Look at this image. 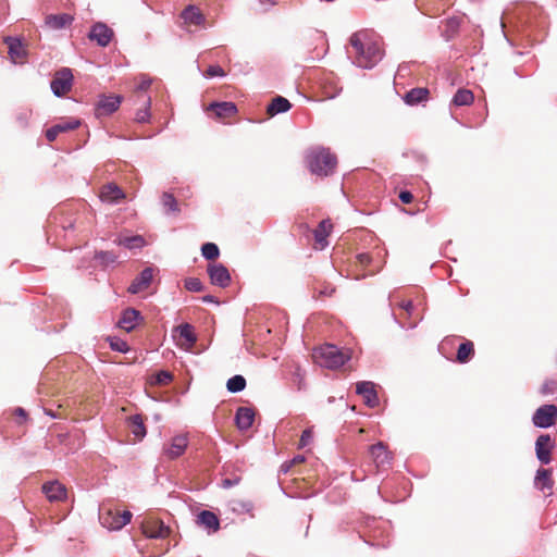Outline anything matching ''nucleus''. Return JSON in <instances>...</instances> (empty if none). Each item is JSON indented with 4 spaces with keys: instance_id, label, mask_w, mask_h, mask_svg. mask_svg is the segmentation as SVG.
I'll return each instance as SVG.
<instances>
[{
    "instance_id": "nucleus-42",
    "label": "nucleus",
    "mask_w": 557,
    "mask_h": 557,
    "mask_svg": "<svg viewBox=\"0 0 557 557\" xmlns=\"http://www.w3.org/2000/svg\"><path fill=\"white\" fill-rule=\"evenodd\" d=\"M145 104H146V107L144 109L137 110V112L135 114L136 122L141 123V124L147 123L150 119L151 99L149 96L145 97Z\"/></svg>"
},
{
    "instance_id": "nucleus-52",
    "label": "nucleus",
    "mask_w": 557,
    "mask_h": 557,
    "mask_svg": "<svg viewBox=\"0 0 557 557\" xmlns=\"http://www.w3.org/2000/svg\"><path fill=\"white\" fill-rule=\"evenodd\" d=\"M239 482H240V478L239 476L225 478V479L222 480L221 485L224 488H231V487L236 486Z\"/></svg>"
},
{
    "instance_id": "nucleus-48",
    "label": "nucleus",
    "mask_w": 557,
    "mask_h": 557,
    "mask_svg": "<svg viewBox=\"0 0 557 557\" xmlns=\"http://www.w3.org/2000/svg\"><path fill=\"white\" fill-rule=\"evenodd\" d=\"M557 389V381L556 380H546L541 386V393L543 395L553 394Z\"/></svg>"
},
{
    "instance_id": "nucleus-37",
    "label": "nucleus",
    "mask_w": 557,
    "mask_h": 557,
    "mask_svg": "<svg viewBox=\"0 0 557 557\" xmlns=\"http://www.w3.org/2000/svg\"><path fill=\"white\" fill-rule=\"evenodd\" d=\"M245 387L246 379L240 374L233 375L226 382L227 391L233 394L243 392Z\"/></svg>"
},
{
    "instance_id": "nucleus-60",
    "label": "nucleus",
    "mask_w": 557,
    "mask_h": 557,
    "mask_svg": "<svg viewBox=\"0 0 557 557\" xmlns=\"http://www.w3.org/2000/svg\"><path fill=\"white\" fill-rule=\"evenodd\" d=\"M305 458L302 456H297L293 459V462L304 461Z\"/></svg>"
},
{
    "instance_id": "nucleus-44",
    "label": "nucleus",
    "mask_w": 557,
    "mask_h": 557,
    "mask_svg": "<svg viewBox=\"0 0 557 557\" xmlns=\"http://www.w3.org/2000/svg\"><path fill=\"white\" fill-rule=\"evenodd\" d=\"M109 344H110V348L117 352L125 354L129 350L128 344L124 339L116 337V336L110 337Z\"/></svg>"
},
{
    "instance_id": "nucleus-15",
    "label": "nucleus",
    "mask_w": 557,
    "mask_h": 557,
    "mask_svg": "<svg viewBox=\"0 0 557 557\" xmlns=\"http://www.w3.org/2000/svg\"><path fill=\"white\" fill-rule=\"evenodd\" d=\"M187 445H188V440H187L186 435H183V434L175 435L172 438L171 444L169 446L163 447V454L165 456H168L170 459H176L185 453Z\"/></svg>"
},
{
    "instance_id": "nucleus-9",
    "label": "nucleus",
    "mask_w": 557,
    "mask_h": 557,
    "mask_svg": "<svg viewBox=\"0 0 557 557\" xmlns=\"http://www.w3.org/2000/svg\"><path fill=\"white\" fill-rule=\"evenodd\" d=\"M554 447L549 434H541L535 442L536 458L542 465H548L552 461V449Z\"/></svg>"
},
{
    "instance_id": "nucleus-22",
    "label": "nucleus",
    "mask_w": 557,
    "mask_h": 557,
    "mask_svg": "<svg viewBox=\"0 0 557 557\" xmlns=\"http://www.w3.org/2000/svg\"><path fill=\"white\" fill-rule=\"evenodd\" d=\"M181 17L185 23L200 26L205 23L206 17L200 11V9L194 4L187 5L181 13Z\"/></svg>"
},
{
    "instance_id": "nucleus-53",
    "label": "nucleus",
    "mask_w": 557,
    "mask_h": 557,
    "mask_svg": "<svg viewBox=\"0 0 557 557\" xmlns=\"http://www.w3.org/2000/svg\"><path fill=\"white\" fill-rule=\"evenodd\" d=\"M398 198L403 203L409 205L413 200V195L409 190H400Z\"/></svg>"
},
{
    "instance_id": "nucleus-7",
    "label": "nucleus",
    "mask_w": 557,
    "mask_h": 557,
    "mask_svg": "<svg viewBox=\"0 0 557 557\" xmlns=\"http://www.w3.org/2000/svg\"><path fill=\"white\" fill-rule=\"evenodd\" d=\"M356 394L362 396L363 403L369 408H375L380 404L375 384L371 381H360L356 384Z\"/></svg>"
},
{
    "instance_id": "nucleus-41",
    "label": "nucleus",
    "mask_w": 557,
    "mask_h": 557,
    "mask_svg": "<svg viewBox=\"0 0 557 557\" xmlns=\"http://www.w3.org/2000/svg\"><path fill=\"white\" fill-rule=\"evenodd\" d=\"M173 374L168 370H160L152 376V383L156 385H168L173 381Z\"/></svg>"
},
{
    "instance_id": "nucleus-43",
    "label": "nucleus",
    "mask_w": 557,
    "mask_h": 557,
    "mask_svg": "<svg viewBox=\"0 0 557 557\" xmlns=\"http://www.w3.org/2000/svg\"><path fill=\"white\" fill-rule=\"evenodd\" d=\"M184 287L191 293H200L205 289V285L198 277H187L184 281Z\"/></svg>"
},
{
    "instance_id": "nucleus-62",
    "label": "nucleus",
    "mask_w": 557,
    "mask_h": 557,
    "mask_svg": "<svg viewBox=\"0 0 557 557\" xmlns=\"http://www.w3.org/2000/svg\"><path fill=\"white\" fill-rule=\"evenodd\" d=\"M406 69H407V65L403 64V65H399L398 67V72H406Z\"/></svg>"
},
{
    "instance_id": "nucleus-24",
    "label": "nucleus",
    "mask_w": 557,
    "mask_h": 557,
    "mask_svg": "<svg viewBox=\"0 0 557 557\" xmlns=\"http://www.w3.org/2000/svg\"><path fill=\"white\" fill-rule=\"evenodd\" d=\"M114 243L128 250H139L146 245V240L141 235L119 236L114 239Z\"/></svg>"
},
{
    "instance_id": "nucleus-50",
    "label": "nucleus",
    "mask_w": 557,
    "mask_h": 557,
    "mask_svg": "<svg viewBox=\"0 0 557 557\" xmlns=\"http://www.w3.org/2000/svg\"><path fill=\"white\" fill-rule=\"evenodd\" d=\"M132 517H133V515L128 510H125L122 513L119 512V521H117V524H115V528H120V530H121L124 525L129 523Z\"/></svg>"
},
{
    "instance_id": "nucleus-64",
    "label": "nucleus",
    "mask_w": 557,
    "mask_h": 557,
    "mask_svg": "<svg viewBox=\"0 0 557 557\" xmlns=\"http://www.w3.org/2000/svg\"><path fill=\"white\" fill-rule=\"evenodd\" d=\"M288 469H289V466H285V465H283V466H282V470H283L284 472L288 471Z\"/></svg>"
},
{
    "instance_id": "nucleus-4",
    "label": "nucleus",
    "mask_w": 557,
    "mask_h": 557,
    "mask_svg": "<svg viewBox=\"0 0 557 557\" xmlns=\"http://www.w3.org/2000/svg\"><path fill=\"white\" fill-rule=\"evenodd\" d=\"M557 419V407L546 404L536 409L532 417V422L536 428L547 429L555 424Z\"/></svg>"
},
{
    "instance_id": "nucleus-27",
    "label": "nucleus",
    "mask_w": 557,
    "mask_h": 557,
    "mask_svg": "<svg viewBox=\"0 0 557 557\" xmlns=\"http://www.w3.org/2000/svg\"><path fill=\"white\" fill-rule=\"evenodd\" d=\"M534 485L537 490L545 492L546 490H552L553 480H552V471L549 469L540 468L536 471V475L534 479Z\"/></svg>"
},
{
    "instance_id": "nucleus-39",
    "label": "nucleus",
    "mask_w": 557,
    "mask_h": 557,
    "mask_svg": "<svg viewBox=\"0 0 557 557\" xmlns=\"http://www.w3.org/2000/svg\"><path fill=\"white\" fill-rule=\"evenodd\" d=\"M231 509L233 512L237 515L251 513L253 509V504L250 500L237 499L231 503Z\"/></svg>"
},
{
    "instance_id": "nucleus-34",
    "label": "nucleus",
    "mask_w": 557,
    "mask_h": 557,
    "mask_svg": "<svg viewBox=\"0 0 557 557\" xmlns=\"http://www.w3.org/2000/svg\"><path fill=\"white\" fill-rule=\"evenodd\" d=\"M474 96L471 90L459 88L453 97L451 102L456 107L469 106L473 102Z\"/></svg>"
},
{
    "instance_id": "nucleus-14",
    "label": "nucleus",
    "mask_w": 557,
    "mask_h": 557,
    "mask_svg": "<svg viewBox=\"0 0 557 557\" xmlns=\"http://www.w3.org/2000/svg\"><path fill=\"white\" fill-rule=\"evenodd\" d=\"M41 491L50 502H61L67 496L66 487L59 481L44 483Z\"/></svg>"
},
{
    "instance_id": "nucleus-16",
    "label": "nucleus",
    "mask_w": 557,
    "mask_h": 557,
    "mask_svg": "<svg viewBox=\"0 0 557 557\" xmlns=\"http://www.w3.org/2000/svg\"><path fill=\"white\" fill-rule=\"evenodd\" d=\"M125 198V193L115 183H108L100 190V199L103 202L116 205Z\"/></svg>"
},
{
    "instance_id": "nucleus-57",
    "label": "nucleus",
    "mask_w": 557,
    "mask_h": 557,
    "mask_svg": "<svg viewBox=\"0 0 557 557\" xmlns=\"http://www.w3.org/2000/svg\"><path fill=\"white\" fill-rule=\"evenodd\" d=\"M261 5L271 8L277 3V0H258Z\"/></svg>"
},
{
    "instance_id": "nucleus-8",
    "label": "nucleus",
    "mask_w": 557,
    "mask_h": 557,
    "mask_svg": "<svg viewBox=\"0 0 557 557\" xmlns=\"http://www.w3.org/2000/svg\"><path fill=\"white\" fill-rule=\"evenodd\" d=\"M114 36L113 30L104 23H95L88 33V38L100 47H107Z\"/></svg>"
},
{
    "instance_id": "nucleus-6",
    "label": "nucleus",
    "mask_w": 557,
    "mask_h": 557,
    "mask_svg": "<svg viewBox=\"0 0 557 557\" xmlns=\"http://www.w3.org/2000/svg\"><path fill=\"white\" fill-rule=\"evenodd\" d=\"M212 285L226 288L232 281L228 269L223 263H210L207 268Z\"/></svg>"
},
{
    "instance_id": "nucleus-47",
    "label": "nucleus",
    "mask_w": 557,
    "mask_h": 557,
    "mask_svg": "<svg viewBox=\"0 0 557 557\" xmlns=\"http://www.w3.org/2000/svg\"><path fill=\"white\" fill-rule=\"evenodd\" d=\"M152 84V78L149 77L148 75H145V74H141L139 77H138V83H137V86H136V90L138 92H144L146 91Z\"/></svg>"
},
{
    "instance_id": "nucleus-18",
    "label": "nucleus",
    "mask_w": 557,
    "mask_h": 557,
    "mask_svg": "<svg viewBox=\"0 0 557 557\" xmlns=\"http://www.w3.org/2000/svg\"><path fill=\"white\" fill-rule=\"evenodd\" d=\"M255 421V411L249 407H239L235 413V423L238 430L247 431Z\"/></svg>"
},
{
    "instance_id": "nucleus-54",
    "label": "nucleus",
    "mask_w": 557,
    "mask_h": 557,
    "mask_svg": "<svg viewBox=\"0 0 557 557\" xmlns=\"http://www.w3.org/2000/svg\"><path fill=\"white\" fill-rule=\"evenodd\" d=\"M357 259H358V261H359L362 265H368V264H370V263H371V260H372L371 256H370L369 253H367V252L359 253V255L357 256Z\"/></svg>"
},
{
    "instance_id": "nucleus-40",
    "label": "nucleus",
    "mask_w": 557,
    "mask_h": 557,
    "mask_svg": "<svg viewBox=\"0 0 557 557\" xmlns=\"http://www.w3.org/2000/svg\"><path fill=\"white\" fill-rule=\"evenodd\" d=\"M329 227H331V225H327L326 220H322L319 223L318 227L313 232L314 239L317 243L326 244V237L329 236Z\"/></svg>"
},
{
    "instance_id": "nucleus-55",
    "label": "nucleus",
    "mask_w": 557,
    "mask_h": 557,
    "mask_svg": "<svg viewBox=\"0 0 557 557\" xmlns=\"http://www.w3.org/2000/svg\"><path fill=\"white\" fill-rule=\"evenodd\" d=\"M201 301L206 302V304H216V305H219L218 298L212 296V295L202 296L201 297Z\"/></svg>"
},
{
    "instance_id": "nucleus-2",
    "label": "nucleus",
    "mask_w": 557,
    "mask_h": 557,
    "mask_svg": "<svg viewBox=\"0 0 557 557\" xmlns=\"http://www.w3.org/2000/svg\"><path fill=\"white\" fill-rule=\"evenodd\" d=\"M306 162L312 174L329 176L336 169L337 158L329 148L315 147L308 151Z\"/></svg>"
},
{
    "instance_id": "nucleus-46",
    "label": "nucleus",
    "mask_w": 557,
    "mask_h": 557,
    "mask_svg": "<svg viewBox=\"0 0 557 557\" xmlns=\"http://www.w3.org/2000/svg\"><path fill=\"white\" fill-rule=\"evenodd\" d=\"M30 114L32 113L28 110H22V111L16 113L15 121L18 124L20 127L26 128L28 126Z\"/></svg>"
},
{
    "instance_id": "nucleus-63",
    "label": "nucleus",
    "mask_w": 557,
    "mask_h": 557,
    "mask_svg": "<svg viewBox=\"0 0 557 557\" xmlns=\"http://www.w3.org/2000/svg\"><path fill=\"white\" fill-rule=\"evenodd\" d=\"M47 414H49L51 418H57V416L52 411H46Z\"/></svg>"
},
{
    "instance_id": "nucleus-56",
    "label": "nucleus",
    "mask_w": 557,
    "mask_h": 557,
    "mask_svg": "<svg viewBox=\"0 0 557 557\" xmlns=\"http://www.w3.org/2000/svg\"><path fill=\"white\" fill-rule=\"evenodd\" d=\"M401 308L406 310L408 313H410L411 310L413 309V304L411 300L405 301L403 302Z\"/></svg>"
},
{
    "instance_id": "nucleus-36",
    "label": "nucleus",
    "mask_w": 557,
    "mask_h": 557,
    "mask_svg": "<svg viewBox=\"0 0 557 557\" xmlns=\"http://www.w3.org/2000/svg\"><path fill=\"white\" fill-rule=\"evenodd\" d=\"M129 426H131L132 433L134 434V436L137 440H143L146 436L147 431H146V426L144 424L141 416L134 414L131 418Z\"/></svg>"
},
{
    "instance_id": "nucleus-26",
    "label": "nucleus",
    "mask_w": 557,
    "mask_h": 557,
    "mask_svg": "<svg viewBox=\"0 0 557 557\" xmlns=\"http://www.w3.org/2000/svg\"><path fill=\"white\" fill-rule=\"evenodd\" d=\"M370 454L377 466H385L391 463L392 457L386 450L385 445L379 442L370 447Z\"/></svg>"
},
{
    "instance_id": "nucleus-19",
    "label": "nucleus",
    "mask_w": 557,
    "mask_h": 557,
    "mask_svg": "<svg viewBox=\"0 0 557 557\" xmlns=\"http://www.w3.org/2000/svg\"><path fill=\"white\" fill-rule=\"evenodd\" d=\"M122 102L121 96H101L97 102V110L100 114L114 113Z\"/></svg>"
},
{
    "instance_id": "nucleus-17",
    "label": "nucleus",
    "mask_w": 557,
    "mask_h": 557,
    "mask_svg": "<svg viewBox=\"0 0 557 557\" xmlns=\"http://www.w3.org/2000/svg\"><path fill=\"white\" fill-rule=\"evenodd\" d=\"M197 523L203 527L208 534L215 533L220 530V519L210 510H201L197 516Z\"/></svg>"
},
{
    "instance_id": "nucleus-10",
    "label": "nucleus",
    "mask_w": 557,
    "mask_h": 557,
    "mask_svg": "<svg viewBox=\"0 0 557 557\" xmlns=\"http://www.w3.org/2000/svg\"><path fill=\"white\" fill-rule=\"evenodd\" d=\"M371 540H364L366 543H369L371 546H374V547H387V545L389 544V541H380V537L384 536V533H386V537H388V533H387V522L386 521H377L375 520L374 518L371 520Z\"/></svg>"
},
{
    "instance_id": "nucleus-13",
    "label": "nucleus",
    "mask_w": 557,
    "mask_h": 557,
    "mask_svg": "<svg viewBox=\"0 0 557 557\" xmlns=\"http://www.w3.org/2000/svg\"><path fill=\"white\" fill-rule=\"evenodd\" d=\"M79 125L81 120L75 117L62 120L46 131V138L48 141H54L59 134L76 129L77 127H79Z\"/></svg>"
},
{
    "instance_id": "nucleus-32",
    "label": "nucleus",
    "mask_w": 557,
    "mask_h": 557,
    "mask_svg": "<svg viewBox=\"0 0 557 557\" xmlns=\"http://www.w3.org/2000/svg\"><path fill=\"white\" fill-rule=\"evenodd\" d=\"M161 205L165 214L180 213V206L173 194L164 191L161 196Z\"/></svg>"
},
{
    "instance_id": "nucleus-38",
    "label": "nucleus",
    "mask_w": 557,
    "mask_h": 557,
    "mask_svg": "<svg viewBox=\"0 0 557 557\" xmlns=\"http://www.w3.org/2000/svg\"><path fill=\"white\" fill-rule=\"evenodd\" d=\"M201 255L206 260L212 261L219 258L220 249L216 244L208 242L202 244Z\"/></svg>"
},
{
    "instance_id": "nucleus-35",
    "label": "nucleus",
    "mask_w": 557,
    "mask_h": 557,
    "mask_svg": "<svg viewBox=\"0 0 557 557\" xmlns=\"http://www.w3.org/2000/svg\"><path fill=\"white\" fill-rule=\"evenodd\" d=\"M174 331L177 332L180 336L184 338L190 346L196 344L197 336L191 324L182 323L178 326H176Z\"/></svg>"
},
{
    "instance_id": "nucleus-29",
    "label": "nucleus",
    "mask_w": 557,
    "mask_h": 557,
    "mask_svg": "<svg viewBox=\"0 0 557 557\" xmlns=\"http://www.w3.org/2000/svg\"><path fill=\"white\" fill-rule=\"evenodd\" d=\"M290 108H292V103L289 102L288 99H286L282 96H276L272 99V101L268 106L267 110H268V113L273 116L276 114L285 113Z\"/></svg>"
},
{
    "instance_id": "nucleus-31",
    "label": "nucleus",
    "mask_w": 557,
    "mask_h": 557,
    "mask_svg": "<svg viewBox=\"0 0 557 557\" xmlns=\"http://www.w3.org/2000/svg\"><path fill=\"white\" fill-rule=\"evenodd\" d=\"M474 355V346L471 341L462 342L457 350L456 360L459 363L468 362Z\"/></svg>"
},
{
    "instance_id": "nucleus-33",
    "label": "nucleus",
    "mask_w": 557,
    "mask_h": 557,
    "mask_svg": "<svg viewBox=\"0 0 557 557\" xmlns=\"http://www.w3.org/2000/svg\"><path fill=\"white\" fill-rule=\"evenodd\" d=\"M94 259L98 262V264L102 268H108L117 262V255L113 251L99 250L95 252Z\"/></svg>"
},
{
    "instance_id": "nucleus-21",
    "label": "nucleus",
    "mask_w": 557,
    "mask_h": 557,
    "mask_svg": "<svg viewBox=\"0 0 557 557\" xmlns=\"http://www.w3.org/2000/svg\"><path fill=\"white\" fill-rule=\"evenodd\" d=\"M207 110L213 111L218 117H227L237 113V107L232 101H213Z\"/></svg>"
},
{
    "instance_id": "nucleus-3",
    "label": "nucleus",
    "mask_w": 557,
    "mask_h": 557,
    "mask_svg": "<svg viewBox=\"0 0 557 557\" xmlns=\"http://www.w3.org/2000/svg\"><path fill=\"white\" fill-rule=\"evenodd\" d=\"M314 357L327 369H338L349 360V356L333 344H325L315 349Z\"/></svg>"
},
{
    "instance_id": "nucleus-28",
    "label": "nucleus",
    "mask_w": 557,
    "mask_h": 557,
    "mask_svg": "<svg viewBox=\"0 0 557 557\" xmlns=\"http://www.w3.org/2000/svg\"><path fill=\"white\" fill-rule=\"evenodd\" d=\"M73 22V17L70 14H50L46 16V25L52 29H62Z\"/></svg>"
},
{
    "instance_id": "nucleus-12",
    "label": "nucleus",
    "mask_w": 557,
    "mask_h": 557,
    "mask_svg": "<svg viewBox=\"0 0 557 557\" xmlns=\"http://www.w3.org/2000/svg\"><path fill=\"white\" fill-rule=\"evenodd\" d=\"M154 269L147 267L132 281L127 287L129 294L136 295L146 289L153 278Z\"/></svg>"
},
{
    "instance_id": "nucleus-58",
    "label": "nucleus",
    "mask_w": 557,
    "mask_h": 557,
    "mask_svg": "<svg viewBox=\"0 0 557 557\" xmlns=\"http://www.w3.org/2000/svg\"><path fill=\"white\" fill-rule=\"evenodd\" d=\"M15 413L18 416V417H23V418H26L27 416V412L25 409H23L22 407H17L15 409Z\"/></svg>"
},
{
    "instance_id": "nucleus-1",
    "label": "nucleus",
    "mask_w": 557,
    "mask_h": 557,
    "mask_svg": "<svg viewBox=\"0 0 557 557\" xmlns=\"http://www.w3.org/2000/svg\"><path fill=\"white\" fill-rule=\"evenodd\" d=\"M349 44L352 50H348V55L358 67L371 70L382 60L383 52L380 45L372 40L366 30L354 33Z\"/></svg>"
},
{
    "instance_id": "nucleus-51",
    "label": "nucleus",
    "mask_w": 557,
    "mask_h": 557,
    "mask_svg": "<svg viewBox=\"0 0 557 557\" xmlns=\"http://www.w3.org/2000/svg\"><path fill=\"white\" fill-rule=\"evenodd\" d=\"M312 437L313 435L310 429L302 431L299 441V448L306 447L312 441Z\"/></svg>"
},
{
    "instance_id": "nucleus-49",
    "label": "nucleus",
    "mask_w": 557,
    "mask_h": 557,
    "mask_svg": "<svg viewBox=\"0 0 557 557\" xmlns=\"http://www.w3.org/2000/svg\"><path fill=\"white\" fill-rule=\"evenodd\" d=\"M207 77H223L225 76L224 70L220 65H210L206 71Z\"/></svg>"
},
{
    "instance_id": "nucleus-20",
    "label": "nucleus",
    "mask_w": 557,
    "mask_h": 557,
    "mask_svg": "<svg viewBox=\"0 0 557 557\" xmlns=\"http://www.w3.org/2000/svg\"><path fill=\"white\" fill-rule=\"evenodd\" d=\"M143 533L149 539H164L170 534V528L162 521H153L143 527Z\"/></svg>"
},
{
    "instance_id": "nucleus-23",
    "label": "nucleus",
    "mask_w": 557,
    "mask_h": 557,
    "mask_svg": "<svg viewBox=\"0 0 557 557\" xmlns=\"http://www.w3.org/2000/svg\"><path fill=\"white\" fill-rule=\"evenodd\" d=\"M99 520L102 527L107 528L108 530H120V528H115V524H117L119 521V511L107 507H101L99 510Z\"/></svg>"
},
{
    "instance_id": "nucleus-25",
    "label": "nucleus",
    "mask_w": 557,
    "mask_h": 557,
    "mask_svg": "<svg viewBox=\"0 0 557 557\" xmlns=\"http://www.w3.org/2000/svg\"><path fill=\"white\" fill-rule=\"evenodd\" d=\"M429 89L424 87H416L407 91L404 96V101L408 106H416L426 101Z\"/></svg>"
},
{
    "instance_id": "nucleus-5",
    "label": "nucleus",
    "mask_w": 557,
    "mask_h": 557,
    "mask_svg": "<svg viewBox=\"0 0 557 557\" xmlns=\"http://www.w3.org/2000/svg\"><path fill=\"white\" fill-rule=\"evenodd\" d=\"M73 84V74L71 69L63 67L57 72L50 83L51 90L54 96L62 97L71 90Z\"/></svg>"
},
{
    "instance_id": "nucleus-11",
    "label": "nucleus",
    "mask_w": 557,
    "mask_h": 557,
    "mask_svg": "<svg viewBox=\"0 0 557 557\" xmlns=\"http://www.w3.org/2000/svg\"><path fill=\"white\" fill-rule=\"evenodd\" d=\"M143 320L144 317L139 310L128 307L122 311L117 326L129 333Z\"/></svg>"
},
{
    "instance_id": "nucleus-61",
    "label": "nucleus",
    "mask_w": 557,
    "mask_h": 557,
    "mask_svg": "<svg viewBox=\"0 0 557 557\" xmlns=\"http://www.w3.org/2000/svg\"><path fill=\"white\" fill-rule=\"evenodd\" d=\"M406 69H407V65L403 64V65H399L398 67V72H406Z\"/></svg>"
},
{
    "instance_id": "nucleus-45",
    "label": "nucleus",
    "mask_w": 557,
    "mask_h": 557,
    "mask_svg": "<svg viewBox=\"0 0 557 557\" xmlns=\"http://www.w3.org/2000/svg\"><path fill=\"white\" fill-rule=\"evenodd\" d=\"M293 383L297 386L299 391L306 388L305 371L300 367H297L293 372Z\"/></svg>"
},
{
    "instance_id": "nucleus-59",
    "label": "nucleus",
    "mask_w": 557,
    "mask_h": 557,
    "mask_svg": "<svg viewBox=\"0 0 557 557\" xmlns=\"http://www.w3.org/2000/svg\"><path fill=\"white\" fill-rule=\"evenodd\" d=\"M75 228H76V225H75L74 221H70L67 224L63 225V230L64 231L75 230Z\"/></svg>"
},
{
    "instance_id": "nucleus-30",
    "label": "nucleus",
    "mask_w": 557,
    "mask_h": 557,
    "mask_svg": "<svg viewBox=\"0 0 557 557\" xmlns=\"http://www.w3.org/2000/svg\"><path fill=\"white\" fill-rule=\"evenodd\" d=\"M5 44H8L9 55L15 62L17 59H22L25 57V50L23 48L22 41L15 37H7Z\"/></svg>"
}]
</instances>
